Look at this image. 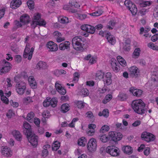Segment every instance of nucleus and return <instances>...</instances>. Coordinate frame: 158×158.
Returning a JSON list of instances; mask_svg holds the SVG:
<instances>
[{
  "label": "nucleus",
  "instance_id": "f257e3e1",
  "mask_svg": "<svg viewBox=\"0 0 158 158\" xmlns=\"http://www.w3.org/2000/svg\"><path fill=\"white\" fill-rule=\"evenodd\" d=\"M132 107L134 111L139 114H144L146 110L145 104L141 99L133 101Z\"/></svg>",
  "mask_w": 158,
  "mask_h": 158
},
{
  "label": "nucleus",
  "instance_id": "f03ea898",
  "mask_svg": "<svg viewBox=\"0 0 158 158\" xmlns=\"http://www.w3.org/2000/svg\"><path fill=\"white\" fill-rule=\"evenodd\" d=\"M46 24V21L41 18V15L38 13L34 14L31 23V27L35 28L37 26L45 27Z\"/></svg>",
  "mask_w": 158,
  "mask_h": 158
},
{
  "label": "nucleus",
  "instance_id": "7ed1b4c3",
  "mask_svg": "<svg viewBox=\"0 0 158 158\" xmlns=\"http://www.w3.org/2000/svg\"><path fill=\"white\" fill-rule=\"evenodd\" d=\"M12 64L5 60L0 61V75L6 74L10 71L11 69Z\"/></svg>",
  "mask_w": 158,
  "mask_h": 158
},
{
  "label": "nucleus",
  "instance_id": "20e7f679",
  "mask_svg": "<svg viewBox=\"0 0 158 158\" xmlns=\"http://www.w3.org/2000/svg\"><path fill=\"white\" fill-rule=\"evenodd\" d=\"M83 38L81 36H76L72 40V45L74 49L76 50H81L83 48Z\"/></svg>",
  "mask_w": 158,
  "mask_h": 158
},
{
  "label": "nucleus",
  "instance_id": "39448f33",
  "mask_svg": "<svg viewBox=\"0 0 158 158\" xmlns=\"http://www.w3.org/2000/svg\"><path fill=\"white\" fill-rule=\"evenodd\" d=\"M30 44L27 43L26 44L25 48L24 50L23 57L24 58H27L28 57V59L30 60L32 58L33 52L34 50V48L32 47L30 50Z\"/></svg>",
  "mask_w": 158,
  "mask_h": 158
},
{
  "label": "nucleus",
  "instance_id": "423d86ee",
  "mask_svg": "<svg viewBox=\"0 0 158 158\" xmlns=\"http://www.w3.org/2000/svg\"><path fill=\"white\" fill-rule=\"evenodd\" d=\"M124 4L131 12L132 15H135L136 14L137 11V8L132 2L129 0H126L124 2Z\"/></svg>",
  "mask_w": 158,
  "mask_h": 158
},
{
  "label": "nucleus",
  "instance_id": "0eeeda50",
  "mask_svg": "<svg viewBox=\"0 0 158 158\" xmlns=\"http://www.w3.org/2000/svg\"><path fill=\"white\" fill-rule=\"evenodd\" d=\"M87 148L90 152H93L95 151L97 148V142L95 139L92 138L90 139L87 143Z\"/></svg>",
  "mask_w": 158,
  "mask_h": 158
},
{
  "label": "nucleus",
  "instance_id": "6e6552de",
  "mask_svg": "<svg viewBox=\"0 0 158 158\" xmlns=\"http://www.w3.org/2000/svg\"><path fill=\"white\" fill-rule=\"evenodd\" d=\"M141 137L143 140L147 142L153 141L155 139V136L154 135L147 131H144L142 132Z\"/></svg>",
  "mask_w": 158,
  "mask_h": 158
},
{
  "label": "nucleus",
  "instance_id": "1a4fd4ad",
  "mask_svg": "<svg viewBox=\"0 0 158 158\" xmlns=\"http://www.w3.org/2000/svg\"><path fill=\"white\" fill-rule=\"evenodd\" d=\"M26 89V84L23 81L17 83L15 85V89L17 93L19 95H23Z\"/></svg>",
  "mask_w": 158,
  "mask_h": 158
},
{
  "label": "nucleus",
  "instance_id": "9d476101",
  "mask_svg": "<svg viewBox=\"0 0 158 158\" xmlns=\"http://www.w3.org/2000/svg\"><path fill=\"white\" fill-rule=\"evenodd\" d=\"M106 150L107 152L110 154L112 156H116L119 154V150L115 146H108Z\"/></svg>",
  "mask_w": 158,
  "mask_h": 158
},
{
  "label": "nucleus",
  "instance_id": "9b49d317",
  "mask_svg": "<svg viewBox=\"0 0 158 158\" xmlns=\"http://www.w3.org/2000/svg\"><path fill=\"white\" fill-rule=\"evenodd\" d=\"M1 153L4 156L10 157L12 155V152L10 149L6 146H2L1 148Z\"/></svg>",
  "mask_w": 158,
  "mask_h": 158
},
{
  "label": "nucleus",
  "instance_id": "f8f14e48",
  "mask_svg": "<svg viewBox=\"0 0 158 158\" xmlns=\"http://www.w3.org/2000/svg\"><path fill=\"white\" fill-rule=\"evenodd\" d=\"M109 135L112 140L114 141H119L122 139L123 135L122 134L114 131H110L109 132Z\"/></svg>",
  "mask_w": 158,
  "mask_h": 158
},
{
  "label": "nucleus",
  "instance_id": "ddd939ff",
  "mask_svg": "<svg viewBox=\"0 0 158 158\" xmlns=\"http://www.w3.org/2000/svg\"><path fill=\"white\" fill-rule=\"evenodd\" d=\"M81 29L84 31L92 34L94 33L95 30V29L94 27L88 24L82 25L81 26Z\"/></svg>",
  "mask_w": 158,
  "mask_h": 158
},
{
  "label": "nucleus",
  "instance_id": "4468645a",
  "mask_svg": "<svg viewBox=\"0 0 158 158\" xmlns=\"http://www.w3.org/2000/svg\"><path fill=\"white\" fill-rule=\"evenodd\" d=\"M46 46L48 51L51 52H56L58 49V47L57 44L52 41L48 42Z\"/></svg>",
  "mask_w": 158,
  "mask_h": 158
},
{
  "label": "nucleus",
  "instance_id": "2eb2a0df",
  "mask_svg": "<svg viewBox=\"0 0 158 158\" xmlns=\"http://www.w3.org/2000/svg\"><path fill=\"white\" fill-rule=\"evenodd\" d=\"M28 140L31 144L33 146L36 147L38 144V136L35 134L27 136Z\"/></svg>",
  "mask_w": 158,
  "mask_h": 158
},
{
  "label": "nucleus",
  "instance_id": "dca6fc26",
  "mask_svg": "<svg viewBox=\"0 0 158 158\" xmlns=\"http://www.w3.org/2000/svg\"><path fill=\"white\" fill-rule=\"evenodd\" d=\"M111 77V75L110 72H107L105 74L102 79L104 84L106 85L111 84L112 82Z\"/></svg>",
  "mask_w": 158,
  "mask_h": 158
},
{
  "label": "nucleus",
  "instance_id": "f3484780",
  "mask_svg": "<svg viewBox=\"0 0 158 158\" xmlns=\"http://www.w3.org/2000/svg\"><path fill=\"white\" fill-rule=\"evenodd\" d=\"M24 127V132L27 136L31 135V127L30 124L27 122H25L23 124Z\"/></svg>",
  "mask_w": 158,
  "mask_h": 158
},
{
  "label": "nucleus",
  "instance_id": "a211bd4d",
  "mask_svg": "<svg viewBox=\"0 0 158 158\" xmlns=\"http://www.w3.org/2000/svg\"><path fill=\"white\" fill-rule=\"evenodd\" d=\"M110 64L111 67L114 71L117 72L119 71V67L118 65V63L115 59H111Z\"/></svg>",
  "mask_w": 158,
  "mask_h": 158
},
{
  "label": "nucleus",
  "instance_id": "6ab92c4d",
  "mask_svg": "<svg viewBox=\"0 0 158 158\" xmlns=\"http://www.w3.org/2000/svg\"><path fill=\"white\" fill-rule=\"evenodd\" d=\"M130 91L132 93L133 95L136 97L140 96L142 93V91L138 89H135L134 87H131L130 88Z\"/></svg>",
  "mask_w": 158,
  "mask_h": 158
},
{
  "label": "nucleus",
  "instance_id": "aec40b11",
  "mask_svg": "<svg viewBox=\"0 0 158 158\" xmlns=\"http://www.w3.org/2000/svg\"><path fill=\"white\" fill-rule=\"evenodd\" d=\"M53 35L55 36L56 41L60 43L64 40L65 38L62 36V34L58 31H55L54 32Z\"/></svg>",
  "mask_w": 158,
  "mask_h": 158
},
{
  "label": "nucleus",
  "instance_id": "412c9836",
  "mask_svg": "<svg viewBox=\"0 0 158 158\" xmlns=\"http://www.w3.org/2000/svg\"><path fill=\"white\" fill-rule=\"evenodd\" d=\"M20 21L23 24L28 23L30 21V17L27 14H24L21 16Z\"/></svg>",
  "mask_w": 158,
  "mask_h": 158
},
{
  "label": "nucleus",
  "instance_id": "4be33fe9",
  "mask_svg": "<svg viewBox=\"0 0 158 158\" xmlns=\"http://www.w3.org/2000/svg\"><path fill=\"white\" fill-rule=\"evenodd\" d=\"M22 4L21 0H13L10 3V6L12 9H16Z\"/></svg>",
  "mask_w": 158,
  "mask_h": 158
},
{
  "label": "nucleus",
  "instance_id": "5701e85b",
  "mask_svg": "<svg viewBox=\"0 0 158 158\" xmlns=\"http://www.w3.org/2000/svg\"><path fill=\"white\" fill-rule=\"evenodd\" d=\"M28 81L32 88L35 89L36 88L37 84L33 76H31L29 77Z\"/></svg>",
  "mask_w": 158,
  "mask_h": 158
},
{
  "label": "nucleus",
  "instance_id": "b1692460",
  "mask_svg": "<svg viewBox=\"0 0 158 158\" xmlns=\"http://www.w3.org/2000/svg\"><path fill=\"white\" fill-rule=\"evenodd\" d=\"M55 86L58 92L60 94L64 95L66 93V90L62 87L61 85L58 83H55Z\"/></svg>",
  "mask_w": 158,
  "mask_h": 158
},
{
  "label": "nucleus",
  "instance_id": "393cba45",
  "mask_svg": "<svg viewBox=\"0 0 158 158\" xmlns=\"http://www.w3.org/2000/svg\"><path fill=\"white\" fill-rule=\"evenodd\" d=\"M12 135L18 141H20L22 139V135L20 132L17 130H14L12 131Z\"/></svg>",
  "mask_w": 158,
  "mask_h": 158
},
{
  "label": "nucleus",
  "instance_id": "a878e982",
  "mask_svg": "<svg viewBox=\"0 0 158 158\" xmlns=\"http://www.w3.org/2000/svg\"><path fill=\"white\" fill-rule=\"evenodd\" d=\"M70 43L69 41H65L64 43L60 44L59 45V49L61 50H64L65 49L69 48Z\"/></svg>",
  "mask_w": 158,
  "mask_h": 158
},
{
  "label": "nucleus",
  "instance_id": "bb28decb",
  "mask_svg": "<svg viewBox=\"0 0 158 158\" xmlns=\"http://www.w3.org/2000/svg\"><path fill=\"white\" fill-rule=\"evenodd\" d=\"M129 69L130 74L132 76H135L136 77L138 75L139 71L137 67L135 66H132L130 67Z\"/></svg>",
  "mask_w": 158,
  "mask_h": 158
},
{
  "label": "nucleus",
  "instance_id": "cd10ccee",
  "mask_svg": "<svg viewBox=\"0 0 158 158\" xmlns=\"http://www.w3.org/2000/svg\"><path fill=\"white\" fill-rule=\"evenodd\" d=\"M36 67L37 69H43L47 68L48 66L45 62L40 61L37 64Z\"/></svg>",
  "mask_w": 158,
  "mask_h": 158
},
{
  "label": "nucleus",
  "instance_id": "c85d7f7f",
  "mask_svg": "<svg viewBox=\"0 0 158 158\" xmlns=\"http://www.w3.org/2000/svg\"><path fill=\"white\" fill-rule=\"evenodd\" d=\"M106 37L108 42L111 44L114 45L115 44L116 42L115 38L113 35L110 34V32H109V34L107 35Z\"/></svg>",
  "mask_w": 158,
  "mask_h": 158
},
{
  "label": "nucleus",
  "instance_id": "c756f323",
  "mask_svg": "<svg viewBox=\"0 0 158 158\" xmlns=\"http://www.w3.org/2000/svg\"><path fill=\"white\" fill-rule=\"evenodd\" d=\"M123 151L126 153L130 154L132 152V148L130 146H126L122 148Z\"/></svg>",
  "mask_w": 158,
  "mask_h": 158
},
{
  "label": "nucleus",
  "instance_id": "7c9ffc66",
  "mask_svg": "<svg viewBox=\"0 0 158 158\" xmlns=\"http://www.w3.org/2000/svg\"><path fill=\"white\" fill-rule=\"evenodd\" d=\"M117 60L119 64L122 66L125 67L127 65V63L125 60L121 56H117Z\"/></svg>",
  "mask_w": 158,
  "mask_h": 158
},
{
  "label": "nucleus",
  "instance_id": "2f4dec72",
  "mask_svg": "<svg viewBox=\"0 0 158 158\" xmlns=\"http://www.w3.org/2000/svg\"><path fill=\"white\" fill-rule=\"evenodd\" d=\"M86 142V139L85 138V137H82L78 139V144L80 146L84 147L85 146Z\"/></svg>",
  "mask_w": 158,
  "mask_h": 158
},
{
  "label": "nucleus",
  "instance_id": "473e14b6",
  "mask_svg": "<svg viewBox=\"0 0 158 158\" xmlns=\"http://www.w3.org/2000/svg\"><path fill=\"white\" fill-rule=\"evenodd\" d=\"M75 105L79 109H82L84 107L85 103L82 101H76L74 102Z\"/></svg>",
  "mask_w": 158,
  "mask_h": 158
},
{
  "label": "nucleus",
  "instance_id": "72a5a7b5",
  "mask_svg": "<svg viewBox=\"0 0 158 158\" xmlns=\"http://www.w3.org/2000/svg\"><path fill=\"white\" fill-rule=\"evenodd\" d=\"M69 110V105L67 104H63L61 107V111L63 113H65Z\"/></svg>",
  "mask_w": 158,
  "mask_h": 158
},
{
  "label": "nucleus",
  "instance_id": "f704fd0d",
  "mask_svg": "<svg viewBox=\"0 0 158 158\" xmlns=\"http://www.w3.org/2000/svg\"><path fill=\"white\" fill-rule=\"evenodd\" d=\"M140 50L139 48H137L135 49L132 55V58L136 59L138 57L139 55Z\"/></svg>",
  "mask_w": 158,
  "mask_h": 158
},
{
  "label": "nucleus",
  "instance_id": "c9c22d12",
  "mask_svg": "<svg viewBox=\"0 0 158 158\" xmlns=\"http://www.w3.org/2000/svg\"><path fill=\"white\" fill-rule=\"evenodd\" d=\"M105 74L102 71H98L96 74V76L98 79L101 80L103 79Z\"/></svg>",
  "mask_w": 158,
  "mask_h": 158
},
{
  "label": "nucleus",
  "instance_id": "e433bc0d",
  "mask_svg": "<svg viewBox=\"0 0 158 158\" xmlns=\"http://www.w3.org/2000/svg\"><path fill=\"white\" fill-rule=\"evenodd\" d=\"M59 21L61 23H66L69 22L68 18L66 17L61 16L58 18Z\"/></svg>",
  "mask_w": 158,
  "mask_h": 158
},
{
  "label": "nucleus",
  "instance_id": "4c0bfd02",
  "mask_svg": "<svg viewBox=\"0 0 158 158\" xmlns=\"http://www.w3.org/2000/svg\"><path fill=\"white\" fill-rule=\"evenodd\" d=\"M112 96L111 94H109L106 95L104 99L102 101V102L104 104H106L109 102L112 98Z\"/></svg>",
  "mask_w": 158,
  "mask_h": 158
},
{
  "label": "nucleus",
  "instance_id": "58836bf2",
  "mask_svg": "<svg viewBox=\"0 0 158 158\" xmlns=\"http://www.w3.org/2000/svg\"><path fill=\"white\" fill-rule=\"evenodd\" d=\"M118 98L119 100L121 101H124L127 99V96L126 94L121 93L118 95Z\"/></svg>",
  "mask_w": 158,
  "mask_h": 158
},
{
  "label": "nucleus",
  "instance_id": "ea45409f",
  "mask_svg": "<svg viewBox=\"0 0 158 158\" xmlns=\"http://www.w3.org/2000/svg\"><path fill=\"white\" fill-rule=\"evenodd\" d=\"M51 106L53 107H55L56 106L57 102V98H50Z\"/></svg>",
  "mask_w": 158,
  "mask_h": 158
},
{
  "label": "nucleus",
  "instance_id": "a19ab883",
  "mask_svg": "<svg viewBox=\"0 0 158 158\" xmlns=\"http://www.w3.org/2000/svg\"><path fill=\"white\" fill-rule=\"evenodd\" d=\"M60 144L59 142L56 141L52 145V150L56 151L60 147Z\"/></svg>",
  "mask_w": 158,
  "mask_h": 158
},
{
  "label": "nucleus",
  "instance_id": "79ce46f5",
  "mask_svg": "<svg viewBox=\"0 0 158 158\" xmlns=\"http://www.w3.org/2000/svg\"><path fill=\"white\" fill-rule=\"evenodd\" d=\"M34 116V114L32 112H31L28 114L27 117V120L30 122L31 123L33 121V118Z\"/></svg>",
  "mask_w": 158,
  "mask_h": 158
},
{
  "label": "nucleus",
  "instance_id": "37998d69",
  "mask_svg": "<svg viewBox=\"0 0 158 158\" xmlns=\"http://www.w3.org/2000/svg\"><path fill=\"white\" fill-rule=\"evenodd\" d=\"M99 116H103L104 117H107L109 116V112L108 110L107 109H104L102 112H99L98 114Z\"/></svg>",
  "mask_w": 158,
  "mask_h": 158
},
{
  "label": "nucleus",
  "instance_id": "c03bdc74",
  "mask_svg": "<svg viewBox=\"0 0 158 158\" xmlns=\"http://www.w3.org/2000/svg\"><path fill=\"white\" fill-rule=\"evenodd\" d=\"M103 12L102 10H99L92 13H88V14L94 16H98L101 15L102 14Z\"/></svg>",
  "mask_w": 158,
  "mask_h": 158
},
{
  "label": "nucleus",
  "instance_id": "a18cd8bd",
  "mask_svg": "<svg viewBox=\"0 0 158 158\" xmlns=\"http://www.w3.org/2000/svg\"><path fill=\"white\" fill-rule=\"evenodd\" d=\"M33 102L32 98L31 97H27L23 99V102L24 104H28Z\"/></svg>",
  "mask_w": 158,
  "mask_h": 158
},
{
  "label": "nucleus",
  "instance_id": "49530a36",
  "mask_svg": "<svg viewBox=\"0 0 158 158\" xmlns=\"http://www.w3.org/2000/svg\"><path fill=\"white\" fill-rule=\"evenodd\" d=\"M50 98L47 97L46 99L44 100L43 103V106L45 107H47L51 106L50 101Z\"/></svg>",
  "mask_w": 158,
  "mask_h": 158
},
{
  "label": "nucleus",
  "instance_id": "de8ad7c7",
  "mask_svg": "<svg viewBox=\"0 0 158 158\" xmlns=\"http://www.w3.org/2000/svg\"><path fill=\"white\" fill-rule=\"evenodd\" d=\"M87 14H77L76 15L77 18L80 20H82L85 19L87 17Z\"/></svg>",
  "mask_w": 158,
  "mask_h": 158
},
{
  "label": "nucleus",
  "instance_id": "09e8293b",
  "mask_svg": "<svg viewBox=\"0 0 158 158\" xmlns=\"http://www.w3.org/2000/svg\"><path fill=\"white\" fill-rule=\"evenodd\" d=\"M99 139L103 143L106 142L108 140V138L106 135L100 136Z\"/></svg>",
  "mask_w": 158,
  "mask_h": 158
},
{
  "label": "nucleus",
  "instance_id": "8fccbe9b",
  "mask_svg": "<svg viewBox=\"0 0 158 158\" xmlns=\"http://www.w3.org/2000/svg\"><path fill=\"white\" fill-rule=\"evenodd\" d=\"M15 115V113L12 110H9L6 114V116L8 118H11Z\"/></svg>",
  "mask_w": 158,
  "mask_h": 158
},
{
  "label": "nucleus",
  "instance_id": "3c124183",
  "mask_svg": "<svg viewBox=\"0 0 158 158\" xmlns=\"http://www.w3.org/2000/svg\"><path fill=\"white\" fill-rule=\"evenodd\" d=\"M148 46L154 50H158V46L155 45L154 44L150 42L148 44Z\"/></svg>",
  "mask_w": 158,
  "mask_h": 158
},
{
  "label": "nucleus",
  "instance_id": "603ef678",
  "mask_svg": "<svg viewBox=\"0 0 158 158\" xmlns=\"http://www.w3.org/2000/svg\"><path fill=\"white\" fill-rule=\"evenodd\" d=\"M69 4L72 7L77 8L80 6L78 3L74 0L71 1L69 2Z\"/></svg>",
  "mask_w": 158,
  "mask_h": 158
},
{
  "label": "nucleus",
  "instance_id": "864d4df0",
  "mask_svg": "<svg viewBox=\"0 0 158 158\" xmlns=\"http://www.w3.org/2000/svg\"><path fill=\"white\" fill-rule=\"evenodd\" d=\"M110 128L109 126L105 125L103 126L100 130V131L102 133H104L106 131H109Z\"/></svg>",
  "mask_w": 158,
  "mask_h": 158
},
{
  "label": "nucleus",
  "instance_id": "5fc2aeb1",
  "mask_svg": "<svg viewBox=\"0 0 158 158\" xmlns=\"http://www.w3.org/2000/svg\"><path fill=\"white\" fill-rule=\"evenodd\" d=\"M81 93L82 94L84 95V96H87L89 94L88 90L86 88L82 89Z\"/></svg>",
  "mask_w": 158,
  "mask_h": 158
},
{
  "label": "nucleus",
  "instance_id": "6e6d98bb",
  "mask_svg": "<svg viewBox=\"0 0 158 158\" xmlns=\"http://www.w3.org/2000/svg\"><path fill=\"white\" fill-rule=\"evenodd\" d=\"M22 78V77L20 75H18L14 77V80L15 82L18 83L22 81H21Z\"/></svg>",
  "mask_w": 158,
  "mask_h": 158
},
{
  "label": "nucleus",
  "instance_id": "4d7b16f0",
  "mask_svg": "<svg viewBox=\"0 0 158 158\" xmlns=\"http://www.w3.org/2000/svg\"><path fill=\"white\" fill-rule=\"evenodd\" d=\"M27 5L30 9H32L34 8V2L32 0H29L27 2Z\"/></svg>",
  "mask_w": 158,
  "mask_h": 158
},
{
  "label": "nucleus",
  "instance_id": "13d9d810",
  "mask_svg": "<svg viewBox=\"0 0 158 158\" xmlns=\"http://www.w3.org/2000/svg\"><path fill=\"white\" fill-rule=\"evenodd\" d=\"M120 47L122 48L125 51H128L130 50V45H129V48L127 49V44H125L123 43H120Z\"/></svg>",
  "mask_w": 158,
  "mask_h": 158
},
{
  "label": "nucleus",
  "instance_id": "bf43d9fd",
  "mask_svg": "<svg viewBox=\"0 0 158 158\" xmlns=\"http://www.w3.org/2000/svg\"><path fill=\"white\" fill-rule=\"evenodd\" d=\"M79 77V75L78 73H75L74 75V77L73 79V82L76 83L77 82L78 80Z\"/></svg>",
  "mask_w": 158,
  "mask_h": 158
},
{
  "label": "nucleus",
  "instance_id": "052dcab7",
  "mask_svg": "<svg viewBox=\"0 0 158 158\" xmlns=\"http://www.w3.org/2000/svg\"><path fill=\"white\" fill-rule=\"evenodd\" d=\"M1 100L3 102L6 104H8L9 102L8 98L5 96L2 95L1 97Z\"/></svg>",
  "mask_w": 158,
  "mask_h": 158
},
{
  "label": "nucleus",
  "instance_id": "680f3d73",
  "mask_svg": "<svg viewBox=\"0 0 158 158\" xmlns=\"http://www.w3.org/2000/svg\"><path fill=\"white\" fill-rule=\"evenodd\" d=\"M115 24V23L114 21H110L108 23V25H107V28L110 29H112L113 28L111 26H114Z\"/></svg>",
  "mask_w": 158,
  "mask_h": 158
},
{
  "label": "nucleus",
  "instance_id": "e2e57ef3",
  "mask_svg": "<svg viewBox=\"0 0 158 158\" xmlns=\"http://www.w3.org/2000/svg\"><path fill=\"white\" fill-rule=\"evenodd\" d=\"M10 105L14 107H17L19 106V103L17 102H14L12 100L10 101Z\"/></svg>",
  "mask_w": 158,
  "mask_h": 158
},
{
  "label": "nucleus",
  "instance_id": "0e129e2a",
  "mask_svg": "<svg viewBox=\"0 0 158 158\" xmlns=\"http://www.w3.org/2000/svg\"><path fill=\"white\" fill-rule=\"evenodd\" d=\"M95 130L93 129H89L87 131V133L89 135H93L95 133Z\"/></svg>",
  "mask_w": 158,
  "mask_h": 158
},
{
  "label": "nucleus",
  "instance_id": "69168bd1",
  "mask_svg": "<svg viewBox=\"0 0 158 158\" xmlns=\"http://www.w3.org/2000/svg\"><path fill=\"white\" fill-rule=\"evenodd\" d=\"M108 88L106 86H104L103 88L100 89L99 90L100 93H104L108 90Z\"/></svg>",
  "mask_w": 158,
  "mask_h": 158
},
{
  "label": "nucleus",
  "instance_id": "338daca9",
  "mask_svg": "<svg viewBox=\"0 0 158 158\" xmlns=\"http://www.w3.org/2000/svg\"><path fill=\"white\" fill-rule=\"evenodd\" d=\"M109 34V32L107 31H100L99 33V35L102 37L104 36L106 37L107 35Z\"/></svg>",
  "mask_w": 158,
  "mask_h": 158
},
{
  "label": "nucleus",
  "instance_id": "774afa93",
  "mask_svg": "<svg viewBox=\"0 0 158 158\" xmlns=\"http://www.w3.org/2000/svg\"><path fill=\"white\" fill-rule=\"evenodd\" d=\"M158 40V34H156L153 35L151 38V40L152 42H156Z\"/></svg>",
  "mask_w": 158,
  "mask_h": 158
}]
</instances>
